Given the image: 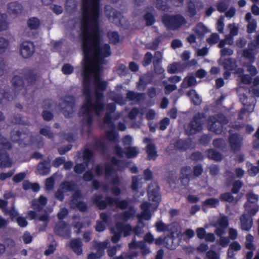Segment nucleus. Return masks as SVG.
<instances>
[{"label":"nucleus","mask_w":259,"mask_h":259,"mask_svg":"<svg viewBox=\"0 0 259 259\" xmlns=\"http://www.w3.org/2000/svg\"><path fill=\"white\" fill-rule=\"evenodd\" d=\"M80 29L83 37L82 92L85 101L81 107L83 115L91 114L93 109L99 116L104 110V92L108 83L102 78L101 72L104 59L111 56L109 44H100L101 30L99 19L100 17H81Z\"/></svg>","instance_id":"f257e3e1"},{"label":"nucleus","mask_w":259,"mask_h":259,"mask_svg":"<svg viewBox=\"0 0 259 259\" xmlns=\"http://www.w3.org/2000/svg\"><path fill=\"white\" fill-rule=\"evenodd\" d=\"M103 198L101 194L94 195L92 198L93 202L100 210L105 209L108 205L112 206L115 205L121 209H125L128 206V202L126 200H120L119 198L111 196H106L104 200H102Z\"/></svg>","instance_id":"f03ea898"},{"label":"nucleus","mask_w":259,"mask_h":259,"mask_svg":"<svg viewBox=\"0 0 259 259\" xmlns=\"http://www.w3.org/2000/svg\"><path fill=\"white\" fill-rule=\"evenodd\" d=\"M100 0H82L80 16H100Z\"/></svg>","instance_id":"7ed1b4c3"},{"label":"nucleus","mask_w":259,"mask_h":259,"mask_svg":"<svg viewBox=\"0 0 259 259\" xmlns=\"http://www.w3.org/2000/svg\"><path fill=\"white\" fill-rule=\"evenodd\" d=\"M12 82L15 90L14 94L13 95L11 93L4 90L0 97V103L2 102V100L3 98L8 101H12L18 95V91L21 90L24 87V80L19 75H14L12 78Z\"/></svg>","instance_id":"20e7f679"},{"label":"nucleus","mask_w":259,"mask_h":259,"mask_svg":"<svg viewBox=\"0 0 259 259\" xmlns=\"http://www.w3.org/2000/svg\"><path fill=\"white\" fill-rule=\"evenodd\" d=\"M227 122V118L223 114L218 115L217 117L210 116L208 119V128L216 134H221L223 132V125Z\"/></svg>","instance_id":"39448f33"},{"label":"nucleus","mask_w":259,"mask_h":259,"mask_svg":"<svg viewBox=\"0 0 259 259\" xmlns=\"http://www.w3.org/2000/svg\"><path fill=\"white\" fill-rule=\"evenodd\" d=\"M205 114L203 112H198L193 117L186 130L188 135H193L202 131Z\"/></svg>","instance_id":"423d86ee"},{"label":"nucleus","mask_w":259,"mask_h":259,"mask_svg":"<svg viewBox=\"0 0 259 259\" xmlns=\"http://www.w3.org/2000/svg\"><path fill=\"white\" fill-rule=\"evenodd\" d=\"M162 18L163 23L168 30H177L187 23L185 17H162Z\"/></svg>","instance_id":"0eeeda50"},{"label":"nucleus","mask_w":259,"mask_h":259,"mask_svg":"<svg viewBox=\"0 0 259 259\" xmlns=\"http://www.w3.org/2000/svg\"><path fill=\"white\" fill-rule=\"evenodd\" d=\"M11 137L13 142L18 143L21 147H25L29 144V137L26 132L14 130L11 132Z\"/></svg>","instance_id":"6e6552de"},{"label":"nucleus","mask_w":259,"mask_h":259,"mask_svg":"<svg viewBox=\"0 0 259 259\" xmlns=\"http://www.w3.org/2000/svg\"><path fill=\"white\" fill-rule=\"evenodd\" d=\"M69 100L65 99L59 103V106L63 114L66 117H69L73 112L75 106V100L73 96H68L66 98Z\"/></svg>","instance_id":"1a4fd4ad"},{"label":"nucleus","mask_w":259,"mask_h":259,"mask_svg":"<svg viewBox=\"0 0 259 259\" xmlns=\"http://www.w3.org/2000/svg\"><path fill=\"white\" fill-rule=\"evenodd\" d=\"M230 0H220L215 5L217 10L220 13H225L224 16H234L236 12L235 8L231 6Z\"/></svg>","instance_id":"9d476101"},{"label":"nucleus","mask_w":259,"mask_h":259,"mask_svg":"<svg viewBox=\"0 0 259 259\" xmlns=\"http://www.w3.org/2000/svg\"><path fill=\"white\" fill-rule=\"evenodd\" d=\"M240 101L244 107L241 109L239 112V118L241 115L245 114L246 112H252L254 110L255 99L252 97H248L245 94H243L240 97Z\"/></svg>","instance_id":"9b49d317"},{"label":"nucleus","mask_w":259,"mask_h":259,"mask_svg":"<svg viewBox=\"0 0 259 259\" xmlns=\"http://www.w3.org/2000/svg\"><path fill=\"white\" fill-rule=\"evenodd\" d=\"M54 232L58 236L66 239H69L71 237V229L67 223L63 221H60L56 224Z\"/></svg>","instance_id":"f8f14e48"},{"label":"nucleus","mask_w":259,"mask_h":259,"mask_svg":"<svg viewBox=\"0 0 259 259\" xmlns=\"http://www.w3.org/2000/svg\"><path fill=\"white\" fill-rule=\"evenodd\" d=\"M242 138L237 133L230 134L228 138V142L231 150L234 153L239 152L241 150L242 144Z\"/></svg>","instance_id":"ddd939ff"},{"label":"nucleus","mask_w":259,"mask_h":259,"mask_svg":"<svg viewBox=\"0 0 259 259\" xmlns=\"http://www.w3.org/2000/svg\"><path fill=\"white\" fill-rule=\"evenodd\" d=\"M34 50V45L33 42L24 41L21 45L20 53L24 58H29L33 55Z\"/></svg>","instance_id":"4468645a"},{"label":"nucleus","mask_w":259,"mask_h":259,"mask_svg":"<svg viewBox=\"0 0 259 259\" xmlns=\"http://www.w3.org/2000/svg\"><path fill=\"white\" fill-rule=\"evenodd\" d=\"M11 149H7L1 148L0 146V168L11 167L13 164L12 158L10 157L9 151Z\"/></svg>","instance_id":"2eb2a0df"},{"label":"nucleus","mask_w":259,"mask_h":259,"mask_svg":"<svg viewBox=\"0 0 259 259\" xmlns=\"http://www.w3.org/2000/svg\"><path fill=\"white\" fill-rule=\"evenodd\" d=\"M159 191V187L157 184L150 185L148 191L149 200L157 203V205H158L161 199Z\"/></svg>","instance_id":"dca6fc26"},{"label":"nucleus","mask_w":259,"mask_h":259,"mask_svg":"<svg viewBox=\"0 0 259 259\" xmlns=\"http://www.w3.org/2000/svg\"><path fill=\"white\" fill-rule=\"evenodd\" d=\"M169 2L173 5L176 7H180L183 5L184 0H156V7L159 10L163 11H167L169 9V6L167 4V2Z\"/></svg>","instance_id":"f3484780"},{"label":"nucleus","mask_w":259,"mask_h":259,"mask_svg":"<svg viewBox=\"0 0 259 259\" xmlns=\"http://www.w3.org/2000/svg\"><path fill=\"white\" fill-rule=\"evenodd\" d=\"M151 140L148 138L144 139L145 143H148L146 147V151L147 153V159L155 160L158 157V154L156 150L155 145L150 142Z\"/></svg>","instance_id":"a211bd4d"},{"label":"nucleus","mask_w":259,"mask_h":259,"mask_svg":"<svg viewBox=\"0 0 259 259\" xmlns=\"http://www.w3.org/2000/svg\"><path fill=\"white\" fill-rule=\"evenodd\" d=\"M107 109L108 111L103 118V122L105 124H108L111 128H114L115 127V125L112 121V114L115 111L116 106L113 103L108 104Z\"/></svg>","instance_id":"6ab92c4d"},{"label":"nucleus","mask_w":259,"mask_h":259,"mask_svg":"<svg viewBox=\"0 0 259 259\" xmlns=\"http://www.w3.org/2000/svg\"><path fill=\"white\" fill-rule=\"evenodd\" d=\"M241 228L242 230L249 231L253 225L252 216L248 214L243 213L240 218Z\"/></svg>","instance_id":"aec40b11"},{"label":"nucleus","mask_w":259,"mask_h":259,"mask_svg":"<svg viewBox=\"0 0 259 259\" xmlns=\"http://www.w3.org/2000/svg\"><path fill=\"white\" fill-rule=\"evenodd\" d=\"M22 10L23 6L18 2H12L8 4L7 11L10 15H18L22 12Z\"/></svg>","instance_id":"412c9836"},{"label":"nucleus","mask_w":259,"mask_h":259,"mask_svg":"<svg viewBox=\"0 0 259 259\" xmlns=\"http://www.w3.org/2000/svg\"><path fill=\"white\" fill-rule=\"evenodd\" d=\"M192 145V141L190 139L185 140L180 139L178 140L174 144L175 148L181 151H186L189 149Z\"/></svg>","instance_id":"4be33fe9"},{"label":"nucleus","mask_w":259,"mask_h":259,"mask_svg":"<svg viewBox=\"0 0 259 259\" xmlns=\"http://www.w3.org/2000/svg\"><path fill=\"white\" fill-rule=\"evenodd\" d=\"M82 243L80 238H77L72 239L70 242V247L72 250L77 255L82 253Z\"/></svg>","instance_id":"5701e85b"},{"label":"nucleus","mask_w":259,"mask_h":259,"mask_svg":"<svg viewBox=\"0 0 259 259\" xmlns=\"http://www.w3.org/2000/svg\"><path fill=\"white\" fill-rule=\"evenodd\" d=\"M180 179L182 182L186 180L189 183L191 177V168L190 166H185L181 167L180 170Z\"/></svg>","instance_id":"b1692460"},{"label":"nucleus","mask_w":259,"mask_h":259,"mask_svg":"<svg viewBox=\"0 0 259 259\" xmlns=\"http://www.w3.org/2000/svg\"><path fill=\"white\" fill-rule=\"evenodd\" d=\"M37 168L41 175H46L48 174L51 170L50 161L44 160L40 162L37 165Z\"/></svg>","instance_id":"393cba45"},{"label":"nucleus","mask_w":259,"mask_h":259,"mask_svg":"<svg viewBox=\"0 0 259 259\" xmlns=\"http://www.w3.org/2000/svg\"><path fill=\"white\" fill-rule=\"evenodd\" d=\"M152 77L148 75L140 77L137 84L138 88L144 91L148 84L152 83Z\"/></svg>","instance_id":"a878e982"},{"label":"nucleus","mask_w":259,"mask_h":259,"mask_svg":"<svg viewBox=\"0 0 259 259\" xmlns=\"http://www.w3.org/2000/svg\"><path fill=\"white\" fill-rule=\"evenodd\" d=\"M219 205V200L217 198H210L206 199L202 203V208L204 211H206L207 206L210 208H216Z\"/></svg>","instance_id":"bb28decb"},{"label":"nucleus","mask_w":259,"mask_h":259,"mask_svg":"<svg viewBox=\"0 0 259 259\" xmlns=\"http://www.w3.org/2000/svg\"><path fill=\"white\" fill-rule=\"evenodd\" d=\"M187 95L190 97L191 103L195 106H199L201 104V97L195 90H191L187 92Z\"/></svg>","instance_id":"cd10ccee"},{"label":"nucleus","mask_w":259,"mask_h":259,"mask_svg":"<svg viewBox=\"0 0 259 259\" xmlns=\"http://www.w3.org/2000/svg\"><path fill=\"white\" fill-rule=\"evenodd\" d=\"M222 65L225 70L233 71L237 67L236 60L232 58L224 59L222 63Z\"/></svg>","instance_id":"c85d7f7f"},{"label":"nucleus","mask_w":259,"mask_h":259,"mask_svg":"<svg viewBox=\"0 0 259 259\" xmlns=\"http://www.w3.org/2000/svg\"><path fill=\"white\" fill-rule=\"evenodd\" d=\"M245 210L251 216H254L259 210V205L257 203H245L244 205Z\"/></svg>","instance_id":"c756f323"},{"label":"nucleus","mask_w":259,"mask_h":259,"mask_svg":"<svg viewBox=\"0 0 259 259\" xmlns=\"http://www.w3.org/2000/svg\"><path fill=\"white\" fill-rule=\"evenodd\" d=\"M25 80L28 85H33L37 80V75L32 70H28L24 73Z\"/></svg>","instance_id":"7c9ffc66"},{"label":"nucleus","mask_w":259,"mask_h":259,"mask_svg":"<svg viewBox=\"0 0 259 259\" xmlns=\"http://www.w3.org/2000/svg\"><path fill=\"white\" fill-rule=\"evenodd\" d=\"M207 157L215 161H221L223 159L222 154L214 149H209L206 151Z\"/></svg>","instance_id":"2f4dec72"},{"label":"nucleus","mask_w":259,"mask_h":259,"mask_svg":"<svg viewBox=\"0 0 259 259\" xmlns=\"http://www.w3.org/2000/svg\"><path fill=\"white\" fill-rule=\"evenodd\" d=\"M194 31L198 36L202 38L208 32V29L202 23L200 22L194 27Z\"/></svg>","instance_id":"473e14b6"},{"label":"nucleus","mask_w":259,"mask_h":259,"mask_svg":"<svg viewBox=\"0 0 259 259\" xmlns=\"http://www.w3.org/2000/svg\"><path fill=\"white\" fill-rule=\"evenodd\" d=\"M77 2L76 0H66L65 9L68 13H72L76 11Z\"/></svg>","instance_id":"72a5a7b5"},{"label":"nucleus","mask_w":259,"mask_h":259,"mask_svg":"<svg viewBox=\"0 0 259 259\" xmlns=\"http://www.w3.org/2000/svg\"><path fill=\"white\" fill-rule=\"evenodd\" d=\"M107 36L111 44L116 45L120 41V36L117 31H109L107 32Z\"/></svg>","instance_id":"f704fd0d"},{"label":"nucleus","mask_w":259,"mask_h":259,"mask_svg":"<svg viewBox=\"0 0 259 259\" xmlns=\"http://www.w3.org/2000/svg\"><path fill=\"white\" fill-rule=\"evenodd\" d=\"M143 95V93H136L134 91H129L126 93V98L130 101L135 100L139 101L142 98Z\"/></svg>","instance_id":"c9c22d12"},{"label":"nucleus","mask_w":259,"mask_h":259,"mask_svg":"<svg viewBox=\"0 0 259 259\" xmlns=\"http://www.w3.org/2000/svg\"><path fill=\"white\" fill-rule=\"evenodd\" d=\"M125 154L127 158L136 157L139 154V151L136 147H125Z\"/></svg>","instance_id":"e433bc0d"},{"label":"nucleus","mask_w":259,"mask_h":259,"mask_svg":"<svg viewBox=\"0 0 259 259\" xmlns=\"http://www.w3.org/2000/svg\"><path fill=\"white\" fill-rule=\"evenodd\" d=\"M94 156V152L91 149L85 148L83 151L82 157L84 162L87 165Z\"/></svg>","instance_id":"4c0bfd02"},{"label":"nucleus","mask_w":259,"mask_h":259,"mask_svg":"<svg viewBox=\"0 0 259 259\" xmlns=\"http://www.w3.org/2000/svg\"><path fill=\"white\" fill-rule=\"evenodd\" d=\"M27 24L31 30H35L39 27L40 21L37 17H30L27 21Z\"/></svg>","instance_id":"58836bf2"},{"label":"nucleus","mask_w":259,"mask_h":259,"mask_svg":"<svg viewBox=\"0 0 259 259\" xmlns=\"http://www.w3.org/2000/svg\"><path fill=\"white\" fill-rule=\"evenodd\" d=\"M248 24L247 27V32L249 33H251L254 32L256 28V22L254 20H251L252 17H245Z\"/></svg>","instance_id":"ea45409f"},{"label":"nucleus","mask_w":259,"mask_h":259,"mask_svg":"<svg viewBox=\"0 0 259 259\" xmlns=\"http://www.w3.org/2000/svg\"><path fill=\"white\" fill-rule=\"evenodd\" d=\"M243 185V183L240 180H236L232 184V187L231 189V193L233 194H238Z\"/></svg>","instance_id":"a19ab883"},{"label":"nucleus","mask_w":259,"mask_h":259,"mask_svg":"<svg viewBox=\"0 0 259 259\" xmlns=\"http://www.w3.org/2000/svg\"><path fill=\"white\" fill-rule=\"evenodd\" d=\"M220 200L222 202L232 203L234 200V197L231 192H225L221 194L219 197Z\"/></svg>","instance_id":"79ce46f5"},{"label":"nucleus","mask_w":259,"mask_h":259,"mask_svg":"<svg viewBox=\"0 0 259 259\" xmlns=\"http://www.w3.org/2000/svg\"><path fill=\"white\" fill-rule=\"evenodd\" d=\"M112 128V130L106 132V138L110 142L116 141L118 139V134L116 131H115V127Z\"/></svg>","instance_id":"37998d69"},{"label":"nucleus","mask_w":259,"mask_h":259,"mask_svg":"<svg viewBox=\"0 0 259 259\" xmlns=\"http://www.w3.org/2000/svg\"><path fill=\"white\" fill-rule=\"evenodd\" d=\"M0 146L7 149H12L13 145L4 136L0 133Z\"/></svg>","instance_id":"c03bdc74"},{"label":"nucleus","mask_w":259,"mask_h":259,"mask_svg":"<svg viewBox=\"0 0 259 259\" xmlns=\"http://www.w3.org/2000/svg\"><path fill=\"white\" fill-rule=\"evenodd\" d=\"M196 5L194 2L190 0L187 4V12L190 14V16H195L196 14Z\"/></svg>","instance_id":"a18cd8bd"},{"label":"nucleus","mask_w":259,"mask_h":259,"mask_svg":"<svg viewBox=\"0 0 259 259\" xmlns=\"http://www.w3.org/2000/svg\"><path fill=\"white\" fill-rule=\"evenodd\" d=\"M156 230L158 232H163L168 230L169 225H166L162 221H160L155 224Z\"/></svg>","instance_id":"49530a36"},{"label":"nucleus","mask_w":259,"mask_h":259,"mask_svg":"<svg viewBox=\"0 0 259 259\" xmlns=\"http://www.w3.org/2000/svg\"><path fill=\"white\" fill-rule=\"evenodd\" d=\"M247 202L248 203H257L258 200V196L254 194L252 192H249L246 195Z\"/></svg>","instance_id":"de8ad7c7"},{"label":"nucleus","mask_w":259,"mask_h":259,"mask_svg":"<svg viewBox=\"0 0 259 259\" xmlns=\"http://www.w3.org/2000/svg\"><path fill=\"white\" fill-rule=\"evenodd\" d=\"M4 212L6 215H9L12 221H13L15 219H17V217H18L19 214L14 207H11L10 209H5Z\"/></svg>","instance_id":"09e8293b"},{"label":"nucleus","mask_w":259,"mask_h":259,"mask_svg":"<svg viewBox=\"0 0 259 259\" xmlns=\"http://www.w3.org/2000/svg\"><path fill=\"white\" fill-rule=\"evenodd\" d=\"M203 172V168L201 164L199 163L193 167V175L195 177H199Z\"/></svg>","instance_id":"8fccbe9b"},{"label":"nucleus","mask_w":259,"mask_h":259,"mask_svg":"<svg viewBox=\"0 0 259 259\" xmlns=\"http://www.w3.org/2000/svg\"><path fill=\"white\" fill-rule=\"evenodd\" d=\"M153 59V55L151 52H147L144 56V59L142 62L143 66L146 67L149 65Z\"/></svg>","instance_id":"3c124183"},{"label":"nucleus","mask_w":259,"mask_h":259,"mask_svg":"<svg viewBox=\"0 0 259 259\" xmlns=\"http://www.w3.org/2000/svg\"><path fill=\"white\" fill-rule=\"evenodd\" d=\"M243 56L249 60L251 63L253 62L255 60V57L252 50L247 49H244L243 51Z\"/></svg>","instance_id":"603ef678"},{"label":"nucleus","mask_w":259,"mask_h":259,"mask_svg":"<svg viewBox=\"0 0 259 259\" xmlns=\"http://www.w3.org/2000/svg\"><path fill=\"white\" fill-rule=\"evenodd\" d=\"M62 72L65 75H69L74 71L73 67L69 63L64 64L62 67Z\"/></svg>","instance_id":"864d4df0"},{"label":"nucleus","mask_w":259,"mask_h":259,"mask_svg":"<svg viewBox=\"0 0 259 259\" xmlns=\"http://www.w3.org/2000/svg\"><path fill=\"white\" fill-rule=\"evenodd\" d=\"M9 41L3 37H0V54L5 52L8 46Z\"/></svg>","instance_id":"5fc2aeb1"},{"label":"nucleus","mask_w":259,"mask_h":259,"mask_svg":"<svg viewBox=\"0 0 259 259\" xmlns=\"http://www.w3.org/2000/svg\"><path fill=\"white\" fill-rule=\"evenodd\" d=\"M60 187L62 189L66 190L67 191H71L74 189V185L72 182L65 181L61 183Z\"/></svg>","instance_id":"6e6d98bb"},{"label":"nucleus","mask_w":259,"mask_h":259,"mask_svg":"<svg viewBox=\"0 0 259 259\" xmlns=\"http://www.w3.org/2000/svg\"><path fill=\"white\" fill-rule=\"evenodd\" d=\"M220 39L219 35L217 33H212L210 36L207 38V42L209 45H214L217 44Z\"/></svg>","instance_id":"4d7b16f0"},{"label":"nucleus","mask_w":259,"mask_h":259,"mask_svg":"<svg viewBox=\"0 0 259 259\" xmlns=\"http://www.w3.org/2000/svg\"><path fill=\"white\" fill-rule=\"evenodd\" d=\"M39 133L40 134L50 139H52L54 137L53 133L47 128H41L39 131Z\"/></svg>","instance_id":"13d9d810"},{"label":"nucleus","mask_w":259,"mask_h":259,"mask_svg":"<svg viewBox=\"0 0 259 259\" xmlns=\"http://www.w3.org/2000/svg\"><path fill=\"white\" fill-rule=\"evenodd\" d=\"M76 207L81 212H85L88 210V207L87 203L83 201H77L75 203Z\"/></svg>","instance_id":"bf43d9fd"},{"label":"nucleus","mask_w":259,"mask_h":259,"mask_svg":"<svg viewBox=\"0 0 259 259\" xmlns=\"http://www.w3.org/2000/svg\"><path fill=\"white\" fill-rule=\"evenodd\" d=\"M114 171V166L110 163L105 164V174L106 177L111 176Z\"/></svg>","instance_id":"052dcab7"},{"label":"nucleus","mask_w":259,"mask_h":259,"mask_svg":"<svg viewBox=\"0 0 259 259\" xmlns=\"http://www.w3.org/2000/svg\"><path fill=\"white\" fill-rule=\"evenodd\" d=\"M26 177L25 172H19L16 174L13 178V181L14 183H18L22 181Z\"/></svg>","instance_id":"680f3d73"},{"label":"nucleus","mask_w":259,"mask_h":259,"mask_svg":"<svg viewBox=\"0 0 259 259\" xmlns=\"http://www.w3.org/2000/svg\"><path fill=\"white\" fill-rule=\"evenodd\" d=\"M219 227L226 228L229 225V222L227 217L224 216L221 217L218 221Z\"/></svg>","instance_id":"e2e57ef3"},{"label":"nucleus","mask_w":259,"mask_h":259,"mask_svg":"<svg viewBox=\"0 0 259 259\" xmlns=\"http://www.w3.org/2000/svg\"><path fill=\"white\" fill-rule=\"evenodd\" d=\"M85 165L82 163H77L74 167V171L77 174H81L85 170Z\"/></svg>","instance_id":"0e129e2a"},{"label":"nucleus","mask_w":259,"mask_h":259,"mask_svg":"<svg viewBox=\"0 0 259 259\" xmlns=\"http://www.w3.org/2000/svg\"><path fill=\"white\" fill-rule=\"evenodd\" d=\"M111 233L113 234L111 238V241L113 243H117L120 240L122 235L116 232L113 229L111 230Z\"/></svg>","instance_id":"69168bd1"},{"label":"nucleus","mask_w":259,"mask_h":259,"mask_svg":"<svg viewBox=\"0 0 259 259\" xmlns=\"http://www.w3.org/2000/svg\"><path fill=\"white\" fill-rule=\"evenodd\" d=\"M162 39V37L161 36L156 37L153 41L152 46L150 47V49L152 50H156Z\"/></svg>","instance_id":"338daca9"},{"label":"nucleus","mask_w":259,"mask_h":259,"mask_svg":"<svg viewBox=\"0 0 259 259\" xmlns=\"http://www.w3.org/2000/svg\"><path fill=\"white\" fill-rule=\"evenodd\" d=\"M206 257L208 259H220V256L213 250H209L206 252Z\"/></svg>","instance_id":"774afa93"}]
</instances>
